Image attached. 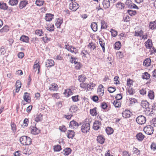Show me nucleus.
<instances>
[{
  "instance_id": "f257e3e1",
  "label": "nucleus",
  "mask_w": 156,
  "mask_h": 156,
  "mask_svg": "<svg viewBox=\"0 0 156 156\" xmlns=\"http://www.w3.org/2000/svg\"><path fill=\"white\" fill-rule=\"evenodd\" d=\"M21 143L23 145H30L32 142L30 138L27 136H23L20 137V139Z\"/></svg>"
},
{
  "instance_id": "f03ea898",
  "label": "nucleus",
  "mask_w": 156,
  "mask_h": 156,
  "mask_svg": "<svg viewBox=\"0 0 156 156\" xmlns=\"http://www.w3.org/2000/svg\"><path fill=\"white\" fill-rule=\"evenodd\" d=\"M146 119L143 115H141L138 116L136 119V122L140 125L144 124L146 122Z\"/></svg>"
},
{
  "instance_id": "7ed1b4c3",
  "label": "nucleus",
  "mask_w": 156,
  "mask_h": 156,
  "mask_svg": "<svg viewBox=\"0 0 156 156\" xmlns=\"http://www.w3.org/2000/svg\"><path fill=\"white\" fill-rule=\"evenodd\" d=\"M144 131L146 134L150 135L153 133V128L151 126L149 125L144 127Z\"/></svg>"
},
{
  "instance_id": "20e7f679",
  "label": "nucleus",
  "mask_w": 156,
  "mask_h": 156,
  "mask_svg": "<svg viewBox=\"0 0 156 156\" xmlns=\"http://www.w3.org/2000/svg\"><path fill=\"white\" fill-rule=\"evenodd\" d=\"M90 128L89 123L83 124L81 126V130L82 133H86L88 132Z\"/></svg>"
},
{
  "instance_id": "39448f33",
  "label": "nucleus",
  "mask_w": 156,
  "mask_h": 156,
  "mask_svg": "<svg viewBox=\"0 0 156 156\" xmlns=\"http://www.w3.org/2000/svg\"><path fill=\"white\" fill-rule=\"evenodd\" d=\"M79 5L76 2L71 3L69 5V9L73 11H75L79 7Z\"/></svg>"
},
{
  "instance_id": "423d86ee",
  "label": "nucleus",
  "mask_w": 156,
  "mask_h": 156,
  "mask_svg": "<svg viewBox=\"0 0 156 156\" xmlns=\"http://www.w3.org/2000/svg\"><path fill=\"white\" fill-rule=\"evenodd\" d=\"M31 133L34 134H37L40 132V130L36 127V124H34V126H31L30 127Z\"/></svg>"
},
{
  "instance_id": "0eeeda50",
  "label": "nucleus",
  "mask_w": 156,
  "mask_h": 156,
  "mask_svg": "<svg viewBox=\"0 0 156 156\" xmlns=\"http://www.w3.org/2000/svg\"><path fill=\"white\" fill-rule=\"evenodd\" d=\"M79 126V124L77 122L73 120L70 122L69 127L72 129H76Z\"/></svg>"
},
{
  "instance_id": "6e6552de",
  "label": "nucleus",
  "mask_w": 156,
  "mask_h": 156,
  "mask_svg": "<svg viewBox=\"0 0 156 156\" xmlns=\"http://www.w3.org/2000/svg\"><path fill=\"white\" fill-rule=\"evenodd\" d=\"M58 89V85L55 83H53L51 85L49 88V90L51 91H57Z\"/></svg>"
},
{
  "instance_id": "1a4fd4ad",
  "label": "nucleus",
  "mask_w": 156,
  "mask_h": 156,
  "mask_svg": "<svg viewBox=\"0 0 156 156\" xmlns=\"http://www.w3.org/2000/svg\"><path fill=\"white\" fill-rule=\"evenodd\" d=\"M28 4V1L27 0H24L21 1L19 5V7L20 9H23Z\"/></svg>"
},
{
  "instance_id": "9d476101",
  "label": "nucleus",
  "mask_w": 156,
  "mask_h": 156,
  "mask_svg": "<svg viewBox=\"0 0 156 156\" xmlns=\"http://www.w3.org/2000/svg\"><path fill=\"white\" fill-rule=\"evenodd\" d=\"M67 134L68 138L72 139L75 135V133L73 130H68L67 132Z\"/></svg>"
},
{
  "instance_id": "9b49d317",
  "label": "nucleus",
  "mask_w": 156,
  "mask_h": 156,
  "mask_svg": "<svg viewBox=\"0 0 156 156\" xmlns=\"http://www.w3.org/2000/svg\"><path fill=\"white\" fill-rule=\"evenodd\" d=\"M45 66L46 67H51L54 65V61L51 59L47 60L45 62Z\"/></svg>"
},
{
  "instance_id": "f8f14e48",
  "label": "nucleus",
  "mask_w": 156,
  "mask_h": 156,
  "mask_svg": "<svg viewBox=\"0 0 156 156\" xmlns=\"http://www.w3.org/2000/svg\"><path fill=\"white\" fill-rule=\"evenodd\" d=\"M101 123L98 121H95L94 123L93 128L95 130H97L100 128Z\"/></svg>"
},
{
  "instance_id": "ddd939ff",
  "label": "nucleus",
  "mask_w": 156,
  "mask_h": 156,
  "mask_svg": "<svg viewBox=\"0 0 156 156\" xmlns=\"http://www.w3.org/2000/svg\"><path fill=\"white\" fill-rule=\"evenodd\" d=\"M111 2L110 0H103L102 4L105 9L108 8L110 6Z\"/></svg>"
},
{
  "instance_id": "4468645a",
  "label": "nucleus",
  "mask_w": 156,
  "mask_h": 156,
  "mask_svg": "<svg viewBox=\"0 0 156 156\" xmlns=\"http://www.w3.org/2000/svg\"><path fill=\"white\" fill-rule=\"evenodd\" d=\"M131 112L129 110H126L124 111L122 115L125 118H129L130 117Z\"/></svg>"
},
{
  "instance_id": "2eb2a0df",
  "label": "nucleus",
  "mask_w": 156,
  "mask_h": 156,
  "mask_svg": "<svg viewBox=\"0 0 156 156\" xmlns=\"http://www.w3.org/2000/svg\"><path fill=\"white\" fill-rule=\"evenodd\" d=\"M97 140L98 142L102 144L104 143L105 139L103 136L100 135L97 136Z\"/></svg>"
},
{
  "instance_id": "dca6fc26",
  "label": "nucleus",
  "mask_w": 156,
  "mask_h": 156,
  "mask_svg": "<svg viewBox=\"0 0 156 156\" xmlns=\"http://www.w3.org/2000/svg\"><path fill=\"white\" fill-rule=\"evenodd\" d=\"M141 106L144 108H148L149 107V103L146 101H142L140 104Z\"/></svg>"
},
{
  "instance_id": "f3484780",
  "label": "nucleus",
  "mask_w": 156,
  "mask_h": 156,
  "mask_svg": "<svg viewBox=\"0 0 156 156\" xmlns=\"http://www.w3.org/2000/svg\"><path fill=\"white\" fill-rule=\"evenodd\" d=\"M95 45V44L94 43L91 42L89 44L87 47L90 49V51H92L95 49L96 47Z\"/></svg>"
},
{
  "instance_id": "a211bd4d",
  "label": "nucleus",
  "mask_w": 156,
  "mask_h": 156,
  "mask_svg": "<svg viewBox=\"0 0 156 156\" xmlns=\"http://www.w3.org/2000/svg\"><path fill=\"white\" fill-rule=\"evenodd\" d=\"M136 137L137 139L139 141H142L144 137V136L142 133H139L137 134Z\"/></svg>"
},
{
  "instance_id": "6ab92c4d",
  "label": "nucleus",
  "mask_w": 156,
  "mask_h": 156,
  "mask_svg": "<svg viewBox=\"0 0 156 156\" xmlns=\"http://www.w3.org/2000/svg\"><path fill=\"white\" fill-rule=\"evenodd\" d=\"M151 62V60L150 58H148L146 59L143 62L144 66H149Z\"/></svg>"
},
{
  "instance_id": "aec40b11",
  "label": "nucleus",
  "mask_w": 156,
  "mask_h": 156,
  "mask_svg": "<svg viewBox=\"0 0 156 156\" xmlns=\"http://www.w3.org/2000/svg\"><path fill=\"white\" fill-rule=\"evenodd\" d=\"M53 15L51 14H47L45 17V19L47 21H51L53 18Z\"/></svg>"
},
{
  "instance_id": "412c9836",
  "label": "nucleus",
  "mask_w": 156,
  "mask_h": 156,
  "mask_svg": "<svg viewBox=\"0 0 156 156\" xmlns=\"http://www.w3.org/2000/svg\"><path fill=\"white\" fill-rule=\"evenodd\" d=\"M29 37L25 35H23L20 38V40L23 42L27 43L29 41Z\"/></svg>"
},
{
  "instance_id": "4be33fe9",
  "label": "nucleus",
  "mask_w": 156,
  "mask_h": 156,
  "mask_svg": "<svg viewBox=\"0 0 156 156\" xmlns=\"http://www.w3.org/2000/svg\"><path fill=\"white\" fill-rule=\"evenodd\" d=\"M99 41L100 44L102 48L103 51L104 52H105V42L101 38L99 39Z\"/></svg>"
},
{
  "instance_id": "5701e85b",
  "label": "nucleus",
  "mask_w": 156,
  "mask_h": 156,
  "mask_svg": "<svg viewBox=\"0 0 156 156\" xmlns=\"http://www.w3.org/2000/svg\"><path fill=\"white\" fill-rule=\"evenodd\" d=\"M78 110V107L76 105H73L69 109V111L72 112H76Z\"/></svg>"
},
{
  "instance_id": "b1692460",
  "label": "nucleus",
  "mask_w": 156,
  "mask_h": 156,
  "mask_svg": "<svg viewBox=\"0 0 156 156\" xmlns=\"http://www.w3.org/2000/svg\"><path fill=\"white\" fill-rule=\"evenodd\" d=\"M23 98L24 100L27 102H29L30 101V97L29 96V94L27 92L24 93V95L23 96Z\"/></svg>"
},
{
  "instance_id": "393cba45",
  "label": "nucleus",
  "mask_w": 156,
  "mask_h": 156,
  "mask_svg": "<svg viewBox=\"0 0 156 156\" xmlns=\"http://www.w3.org/2000/svg\"><path fill=\"white\" fill-rule=\"evenodd\" d=\"M65 48L66 49L72 53H73V52H74V51H72L73 49H74L72 46L69 45V44H66L65 45Z\"/></svg>"
},
{
  "instance_id": "a878e982",
  "label": "nucleus",
  "mask_w": 156,
  "mask_h": 156,
  "mask_svg": "<svg viewBox=\"0 0 156 156\" xmlns=\"http://www.w3.org/2000/svg\"><path fill=\"white\" fill-rule=\"evenodd\" d=\"M91 27L93 31L95 32L98 30V25L95 22L92 23L90 26Z\"/></svg>"
},
{
  "instance_id": "bb28decb",
  "label": "nucleus",
  "mask_w": 156,
  "mask_h": 156,
  "mask_svg": "<svg viewBox=\"0 0 156 156\" xmlns=\"http://www.w3.org/2000/svg\"><path fill=\"white\" fill-rule=\"evenodd\" d=\"M149 27L152 30L156 29V21L150 22Z\"/></svg>"
},
{
  "instance_id": "cd10ccee",
  "label": "nucleus",
  "mask_w": 156,
  "mask_h": 156,
  "mask_svg": "<svg viewBox=\"0 0 156 156\" xmlns=\"http://www.w3.org/2000/svg\"><path fill=\"white\" fill-rule=\"evenodd\" d=\"M71 150L70 148H66L63 151V153L65 155H68L71 153Z\"/></svg>"
},
{
  "instance_id": "c85d7f7f",
  "label": "nucleus",
  "mask_w": 156,
  "mask_h": 156,
  "mask_svg": "<svg viewBox=\"0 0 156 156\" xmlns=\"http://www.w3.org/2000/svg\"><path fill=\"white\" fill-rule=\"evenodd\" d=\"M145 45L147 48H150L152 47L151 41L150 39H148L145 42Z\"/></svg>"
},
{
  "instance_id": "c756f323",
  "label": "nucleus",
  "mask_w": 156,
  "mask_h": 156,
  "mask_svg": "<svg viewBox=\"0 0 156 156\" xmlns=\"http://www.w3.org/2000/svg\"><path fill=\"white\" fill-rule=\"evenodd\" d=\"M95 84L92 83H90L87 85V90H91L95 86Z\"/></svg>"
},
{
  "instance_id": "7c9ffc66",
  "label": "nucleus",
  "mask_w": 156,
  "mask_h": 156,
  "mask_svg": "<svg viewBox=\"0 0 156 156\" xmlns=\"http://www.w3.org/2000/svg\"><path fill=\"white\" fill-rule=\"evenodd\" d=\"M97 108L94 107L92 109H90V114L92 116H96L97 114Z\"/></svg>"
},
{
  "instance_id": "2f4dec72",
  "label": "nucleus",
  "mask_w": 156,
  "mask_h": 156,
  "mask_svg": "<svg viewBox=\"0 0 156 156\" xmlns=\"http://www.w3.org/2000/svg\"><path fill=\"white\" fill-rule=\"evenodd\" d=\"M42 119V115L40 113L39 114L36 115L35 118V120L36 122H38L41 120Z\"/></svg>"
},
{
  "instance_id": "473e14b6",
  "label": "nucleus",
  "mask_w": 156,
  "mask_h": 156,
  "mask_svg": "<svg viewBox=\"0 0 156 156\" xmlns=\"http://www.w3.org/2000/svg\"><path fill=\"white\" fill-rule=\"evenodd\" d=\"M106 131L108 135L112 134L113 132V130L111 127H107L106 129Z\"/></svg>"
},
{
  "instance_id": "72a5a7b5",
  "label": "nucleus",
  "mask_w": 156,
  "mask_h": 156,
  "mask_svg": "<svg viewBox=\"0 0 156 156\" xmlns=\"http://www.w3.org/2000/svg\"><path fill=\"white\" fill-rule=\"evenodd\" d=\"M0 8L4 10H7L8 8V7L6 3H2V4L0 3Z\"/></svg>"
},
{
  "instance_id": "f704fd0d",
  "label": "nucleus",
  "mask_w": 156,
  "mask_h": 156,
  "mask_svg": "<svg viewBox=\"0 0 156 156\" xmlns=\"http://www.w3.org/2000/svg\"><path fill=\"white\" fill-rule=\"evenodd\" d=\"M62 22L63 21L62 19L61 20L59 19H58V20H57L55 23V25L57 28H60V25L62 23Z\"/></svg>"
},
{
  "instance_id": "c9c22d12",
  "label": "nucleus",
  "mask_w": 156,
  "mask_h": 156,
  "mask_svg": "<svg viewBox=\"0 0 156 156\" xmlns=\"http://www.w3.org/2000/svg\"><path fill=\"white\" fill-rule=\"evenodd\" d=\"M64 93L65 96L67 97H69V96L72 94L73 92L70 89H68L66 90Z\"/></svg>"
},
{
  "instance_id": "e433bc0d",
  "label": "nucleus",
  "mask_w": 156,
  "mask_h": 156,
  "mask_svg": "<svg viewBox=\"0 0 156 156\" xmlns=\"http://www.w3.org/2000/svg\"><path fill=\"white\" fill-rule=\"evenodd\" d=\"M18 3V0H9V3L12 6H14L17 5Z\"/></svg>"
},
{
  "instance_id": "4c0bfd02",
  "label": "nucleus",
  "mask_w": 156,
  "mask_h": 156,
  "mask_svg": "<svg viewBox=\"0 0 156 156\" xmlns=\"http://www.w3.org/2000/svg\"><path fill=\"white\" fill-rule=\"evenodd\" d=\"M150 77V75L147 72H145L142 75V78L146 80L148 79Z\"/></svg>"
},
{
  "instance_id": "58836bf2",
  "label": "nucleus",
  "mask_w": 156,
  "mask_h": 156,
  "mask_svg": "<svg viewBox=\"0 0 156 156\" xmlns=\"http://www.w3.org/2000/svg\"><path fill=\"white\" fill-rule=\"evenodd\" d=\"M148 96L151 99H153L154 98V92L153 91L150 90L148 92Z\"/></svg>"
},
{
  "instance_id": "ea45409f",
  "label": "nucleus",
  "mask_w": 156,
  "mask_h": 156,
  "mask_svg": "<svg viewBox=\"0 0 156 156\" xmlns=\"http://www.w3.org/2000/svg\"><path fill=\"white\" fill-rule=\"evenodd\" d=\"M101 29H105L107 28V25L106 23L104 21L101 20Z\"/></svg>"
},
{
  "instance_id": "a19ab883",
  "label": "nucleus",
  "mask_w": 156,
  "mask_h": 156,
  "mask_svg": "<svg viewBox=\"0 0 156 156\" xmlns=\"http://www.w3.org/2000/svg\"><path fill=\"white\" fill-rule=\"evenodd\" d=\"M143 35V31L142 30H140V31H136L135 32V36L141 37Z\"/></svg>"
},
{
  "instance_id": "79ce46f5",
  "label": "nucleus",
  "mask_w": 156,
  "mask_h": 156,
  "mask_svg": "<svg viewBox=\"0 0 156 156\" xmlns=\"http://www.w3.org/2000/svg\"><path fill=\"white\" fill-rule=\"evenodd\" d=\"M44 2L43 0H37L36 1V4L38 6H41L43 5Z\"/></svg>"
},
{
  "instance_id": "37998d69",
  "label": "nucleus",
  "mask_w": 156,
  "mask_h": 156,
  "mask_svg": "<svg viewBox=\"0 0 156 156\" xmlns=\"http://www.w3.org/2000/svg\"><path fill=\"white\" fill-rule=\"evenodd\" d=\"M118 100L115 101L113 102L114 106L116 108H119L121 106V103Z\"/></svg>"
},
{
  "instance_id": "c03bdc74",
  "label": "nucleus",
  "mask_w": 156,
  "mask_h": 156,
  "mask_svg": "<svg viewBox=\"0 0 156 156\" xmlns=\"http://www.w3.org/2000/svg\"><path fill=\"white\" fill-rule=\"evenodd\" d=\"M8 30V27L7 26H5L2 29L0 30V32L1 33H3L7 32Z\"/></svg>"
},
{
  "instance_id": "a18cd8bd",
  "label": "nucleus",
  "mask_w": 156,
  "mask_h": 156,
  "mask_svg": "<svg viewBox=\"0 0 156 156\" xmlns=\"http://www.w3.org/2000/svg\"><path fill=\"white\" fill-rule=\"evenodd\" d=\"M35 33L36 35H38L39 36L43 35V34H44V32L42 31V30H37L35 31Z\"/></svg>"
},
{
  "instance_id": "49530a36",
  "label": "nucleus",
  "mask_w": 156,
  "mask_h": 156,
  "mask_svg": "<svg viewBox=\"0 0 156 156\" xmlns=\"http://www.w3.org/2000/svg\"><path fill=\"white\" fill-rule=\"evenodd\" d=\"M54 25L53 24H51L50 26H48L47 27H46V28L47 30L50 31H52L54 30Z\"/></svg>"
},
{
  "instance_id": "de8ad7c7",
  "label": "nucleus",
  "mask_w": 156,
  "mask_h": 156,
  "mask_svg": "<svg viewBox=\"0 0 156 156\" xmlns=\"http://www.w3.org/2000/svg\"><path fill=\"white\" fill-rule=\"evenodd\" d=\"M54 150L56 151H59L61 149V146L59 145H57L54 146Z\"/></svg>"
},
{
  "instance_id": "09e8293b",
  "label": "nucleus",
  "mask_w": 156,
  "mask_h": 156,
  "mask_svg": "<svg viewBox=\"0 0 156 156\" xmlns=\"http://www.w3.org/2000/svg\"><path fill=\"white\" fill-rule=\"evenodd\" d=\"M128 13L131 16H134L136 14V11H133L130 10H127Z\"/></svg>"
},
{
  "instance_id": "8fccbe9b",
  "label": "nucleus",
  "mask_w": 156,
  "mask_h": 156,
  "mask_svg": "<svg viewBox=\"0 0 156 156\" xmlns=\"http://www.w3.org/2000/svg\"><path fill=\"white\" fill-rule=\"evenodd\" d=\"M121 46V45L120 43L119 42H116L115 44V48L116 50H119Z\"/></svg>"
},
{
  "instance_id": "3c124183",
  "label": "nucleus",
  "mask_w": 156,
  "mask_h": 156,
  "mask_svg": "<svg viewBox=\"0 0 156 156\" xmlns=\"http://www.w3.org/2000/svg\"><path fill=\"white\" fill-rule=\"evenodd\" d=\"M40 68V66L39 64H37V63H35L34 64L33 66V68L34 69H37V73H39Z\"/></svg>"
},
{
  "instance_id": "603ef678",
  "label": "nucleus",
  "mask_w": 156,
  "mask_h": 156,
  "mask_svg": "<svg viewBox=\"0 0 156 156\" xmlns=\"http://www.w3.org/2000/svg\"><path fill=\"white\" fill-rule=\"evenodd\" d=\"M78 80L80 82H83L85 81V78L82 75H80L78 77Z\"/></svg>"
},
{
  "instance_id": "864d4df0",
  "label": "nucleus",
  "mask_w": 156,
  "mask_h": 156,
  "mask_svg": "<svg viewBox=\"0 0 156 156\" xmlns=\"http://www.w3.org/2000/svg\"><path fill=\"white\" fill-rule=\"evenodd\" d=\"M110 32H111L112 35L113 37H115L117 35V32L114 30L111 29Z\"/></svg>"
},
{
  "instance_id": "5fc2aeb1",
  "label": "nucleus",
  "mask_w": 156,
  "mask_h": 156,
  "mask_svg": "<svg viewBox=\"0 0 156 156\" xmlns=\"http://www.w3.org/2000/svg\"><path fill=\"white\" fill-rule=\"evenodd\" d=\"M41 39L45 43H47L51 40V38H48L46 36L45 37H42Z\"/></svg>"
},
{
  "instance_id": "6e6d98bb",
  "label": "nucleus",
  "mask_w": 156,
  "mask_h": 156,
  "mask_svg": "<svg viewBox=\"0 0 156 156\" xmlns=\"http://www.w3.org/2000/svg\"><path fill=\"white\" fill-rule=\"evenodd\" d=\"M79 96L78 95H76L75 96H72L71 97L73 101L75 102H77L79 100L78 98Z\"/></svg>"
},
{
  "instance_id": "4d7b16f0",
  "label": "nucleus",
  "mask_w": 156,
  "mask_h": 156,
  "mask_svg": "<svg viewBox=\"0 0 156 156\" xmlns=\"http://www.w3.org/2000/svg\"><path fill=\"white\" fill-rule=\"evenodd\" d=\"M108 90L110 93H112L116 90V89L115 87H110L108 88Z\"/></svg>"
},
{
  "instance_id": "13d9d810",
  "label": "nucleus",
  "mask_w": 156,
  "mask_h": 156,
  "mask_svg": "<svg viewBox=\"0 0 156 156\" xmlns=\"http://www.w3.org/2000/svg\"><path fill=\"white\" fill-rule=\"evenodd\" d=\"M11 127L13 132L15 133L16 130V124L14 123L12 124H11Z\"/></svg>"
},
{
  "instance_id": "bf43d9fd",
  "label": "nucleus",
  "mask_w": 156,
  "mask_h": 156,
  "mask_svg": "<svg viewBox=\"0 0 156 156\" xmlns=\"http://www.w3.org/2000/svg\"><path fill=\"white\" fill-rule=\"evenodd\" d=\"M52 97L56 99H58L60 98L59 94V93H54L51 94Z\"/></svg>"
},
{
  "instance_id": "052dcab7",
  "label": "nucleus",
  "mask_w": 156,
  "mask_h": 156,
  "mask_svg": "<svg viewBox=\"0 0 156 156\" xmlns=\"http://www.w3.org/2000/svg\"><path fill=\"white\" fill-rule=\"evenodd\" d=\"M59 129L60 131L63 132H65L66 130V129L65 126L63 125L60 126Z\"/></svg>"
},
{
  "instance_id": "680f3d73",
  "label": "nucleus",
  "mask_w": 156,
  "mask_h": 156,
  "mask_svg": "<svg viewBox=\"0 0 156 156\" xmlns=\"http://www.w3.org/2000/svg\"><path fill=\"white\" fill-rule=\"evenodd\" d=\"M130 8H134L138 9L139 8L135 4L132 3L129 7Z\"/></svg>"
},
{
  "instance_id": "e2e57ef3",
  "label": "nucleus",
  "mask_w": 156,
  "mask_h": 156,
  "mask_svg": "<svg viewBox=\"0 0 156 156\" xmlns=\"http://www.w3.org/2000/svg\"><path fill=\"white\" fill-rule=\"evenodd\" d=\"M151 148L153 151L156 150V144L154 143H152L151 145Z\"/></svg>"
},
{
  "instance_id": "0e129e2a",
  "label": "nucleus",
  "mask_w": 156,
  "mask_h": 156,
  "mask_svg": "<svg viewBox=\"0 0 156 156\" xmlns=\"http://www.w3.org/2000/svg\"><path fill=\"white\" fill-rule=\"evenodd\" d=\"M133 152L134 153L138 155L140 154V151L138 150V149L136 147H133Z\"/></svg>"
},
{
  "instance_id": "69168bd1",
  "label": "nucleus",
  "mask_w": 156,
  "mask_h": 156,
  "mask_svg": "<svg viewBox=\"0 0 156 156\" xmlns=\"http://www.w3.org/2000/svg\"><path fill=\"white\" fill-rule=\"evenodd\" d=\"M21 83L20 82L19 80H17L16 84V87L21 88Z\"/></svg>"
},
{
  "instance_id": "338daca9",
  "label": "nucleus",
  "mask_w": 156,
  "mask_h": 156,
  "mask_svg": "<svg viewBox=\"0 0 156 156\" xmlns=\"http://www.w3.org/2000/svg\"><path fill=\"white\" fill-rule=\"evenodd\" d=\"M115 99L116 100H121L122 98V95L121 94H118L115 97Z\"/></svg>"
},
{
  "instance_id": "774afa93",
  "label": "nucleus",
  "mask_w": 156,
  "mask_h": 156,
  "mask_svg": "<svg viewBox=\"0 0 156 156\" xmlns=\"http://www.w3.org/2000/svg\"><path fill=\"white\" fill-rule=\"evenodd\" d=\"M13 154L14 156H21V151H18L15 152Z\"/></svg>"
}]
</instances>
